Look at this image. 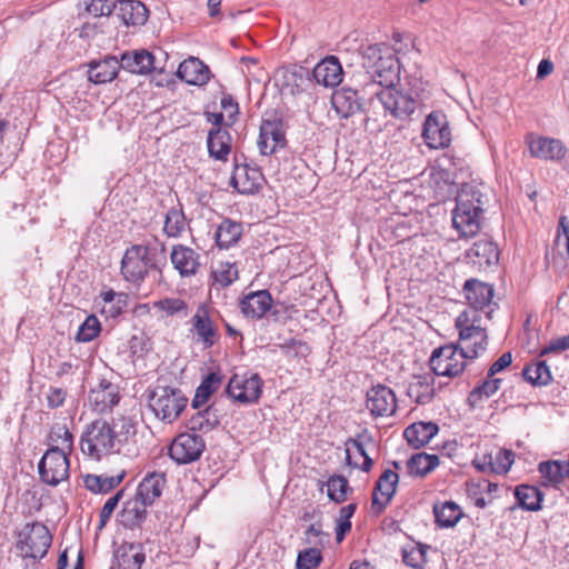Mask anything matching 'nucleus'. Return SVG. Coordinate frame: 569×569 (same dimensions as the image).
<instances>
[{
    "label": "nucleus",
    "mask_w": 569,
    "mask_h": 569,
    "mask_svg": "<svg viewBox=\"0 0 569 569\" xmlns=\"http://www.w3.org/2000/svg\"><path fill=\"white\" fill-rule=\"evenodd\" d=\"M422 92L423 82L410 76L406 77L398 88L395 86L381 88L372 93L386 113L399 120H407L421 104Z\"/></svg>",
    "instance_id": "obj_1"
},
{
    "label": "nucleus",
    "mask_w": 569,
    "mask_h": 569,
    "mask_svg": "<svg viewBox=\"0 0 569 569\" xmlns=\"http://www.w3.org/2000/svg\"><path fill=\"white\" fill-rule=\"evenodd\" d=\"M486 202L487 198L481 187L472 183L461 186L452 210V227L460 237L471 238L479 232Z\"/></svg>",
    "instance_id": "obj_2"
},
{
    "label": "nucleus",
    "mask_w": 569,
    "mask_h": 569,
    "mask_svg": "<svg viewBox=\"0 0 569 569\" xmlns=\"http://www.w3.org/2000/svg\"><path fill=\"white\" fill-rule=\"evenodd\" d=\"M164 251V244L157 240L127 248L121 260L124 280L133 283L143 281L150 270L158 269L166 260Z\"/></svg>",
    "instance_id": "obj_3"
},
{
    "label": "nucleus",
    "mask_w": 569,
    "mask_h": 569,
    "mask_svg": "<svg viewBox=\"0 0 569 569\" xmlns=\"http://www.w3.org/2000/svg\"><path fill=\"white\" fill-rule=\"evenodd\" d=\"M363 66L372 79L371 87H392L400 80L399 59L386 43L368 46L363 51Z\"/></svg>",
    "instance_id": "obj_4"
},
{
    "label": "nucleus",
    "mask_w": 569,
    "mask_h": 569,
    "mask_svg": "<svg viewBox=\"0 0 569 569\" xmlns=\"http://www.w3.org/2000/svg\"><path fill=\"white\" fill-rule=\"evenodd\" d=\"M481 313L472 309L463 310L456 319L459 331V348L469 357L476 359L488 347L487 322Z\"/></svg>",
    "instance_id": "obj_5"
},
{
    "label": "nucleus",
    "mask_w": 569,
    "mask_h": 569,
    "mask_svg": "<svg viewBox=\"0 0 569 569\" xmlns=\"http://www.w3.org/2000/svg\"><path fill=\"white\" fill-rule=\"evenodd\" d=\"M80 447L84 455L94 460H100L120 449L111 425L104 420H94L86 428Z\"/></svg>",
    "instance_id": "obj_6"
},
{
    "label": "nucleus",
    "mask_w": 569,
    "mask_h": 569,
    "mask_svg": "<svg viewBox=\"0 0 569 569\" xmlns=\"http://www.w3.org/2000/svg\"><path fill=\"white\" fill-rule=\"evenodd\" d=\"M188 405L183 392L170 386H157L149 396V407L166 423L176 421Z\"/></svg>",
    "instance_id": "obj_7"
},
{
    "label": "nucleus",
    "mask_w": 569,
    "mask_h": 569,
    "mask_svg": "<svg viewBox=\"0 0 569 569\" xmlns=\"http://www.w3.org/2000/svg\"><path fill=\"white\" fill-rule=\"evenodd\" d=\"M51 542L52 536L48 527L40 522L28 523L19 532L18 547L28 558H43Z\"/></svg>",
    "instance_id": "obj_8"
},
{
    "label": "nucleus",
    "mask_w": 569,
    "mask_h": 569,
    "mask_svg": "<svg viewBox=\"0 0 569 569\" xmlns=\"http://www.w3.org/2000/svg\"><path fill=\"white\" fill-rule=\"evenodd\" d=\"M469 357L457 346L447 345L433 350L430 357V368L435 375L453 378L466 368Z\"/></svg>",
    "instance_id": "obj_9"
},
{
    "label": "nucleus",
    "mask_w": 569,
    "mask_h": 569,
    "mask_svg": "<svg viewBox=\"0 0 569 569\" xmlns=\"http://www.w3.org/2000/svg\"><path fill=\"white\" fill-rule=\"evenodd\" d=\"M71 452H63L57 448H49L38 463V472L42 482L57 487L68 480L70 462L68 456Z\"/></svg>",
    "instance_id": "obj_10"
},
{
    "label": "nucleus",
    "mask_w": 569,
    "mask_h": 569,
    "mask_svg": "<svg viewBox=\"0 0 569 569\" xmlns=\"http://www.w3.org/2000/svg\"><path fill=\"white\" fill-rule=\"evenodd\" d=\"M463 295L469 305L467 309L481 313L487 320L491 319V313L496 307V303L492 301L495 296L492 284L477 279H469L463 284Z\"/></svg>",
    "instance_id": "obj_11"
},
{
    "label": "nucleus",
    "mask_w": 569,
    "mask_h": 569,
    "mask_svg": "<svg viewBox=\"0 0 569 569\" xmlns=\"http://www.w3.org/2000/svg\"><path fill=\"white\" fill-rule=\"evenodd\" d=\"M206 449V442L200 435L181 432L171 442L169 456L178 465H188L199 460Z\"/></svg>",
    "instance_id": "obj_12"
},
{
    "label": "nucleus",
    "mask_w": 569,
    "mask_h": 569,
    "mask_svg": "<svg viewBox=\"0 0 569 569\" xmlns=\"http://www.w3.org/2000/svg\"><path fill=\"white\" fill-rule=\"evenodd\" d=\"M366 408L375 418L392 416L397 410L395 391L381 383L372 386L366 395Z\"/></svg>",
    "instance_id": "obj_13"
},
{
    "label": "nucleus",
    "mask_w": 569,
    "mask_h": 569,
    "mask_svg": "<svg viewBox=\"0 0 569 569\" xmlns=\"http://www.w3.org/2000/svg\"><path fill=\"white\" fill-rule=\"evenodd\" d=\"M422 138L430 149H443L451 142V131L447 118L441 112H431L425 123Z\"/></svg>",
    "instance_id": "obj_14"
},
{
    "label": "nucleus",
    "mask_w": 569,
    "mask_h": 569,
    "mask_svg": "<svg viewBox=\"0 0 569 569\" xmlns=\"http://www.w3.org/2000/svg\"><path fill=\"white\" fill-rule=\"evenodd\" d=\"M262 386V379L257 373L249 377L233 376L227 386V392L236 401L252 403L260 398Z\"/></svg>",
    "instance_id": "obj_15"
},
{
    "label": "nucleus",
    "mask_w": 569,
    "mask_h": 569,
    "mask_svg": "<svg viewBox=\"0 0 569 569\" xmlns=\"http://www.w3.org/2000/svg\"><path fill=\"white\" fill-rule=\"evenodd\" d=\"M264 183V177L258 167L236 163L230 184L241 194H254Z\"/></svg>",
    "instance_id": "obj_16"
},
{
    "label": "nucleus",
    "mask_w": 569,
    "mask_h": 569,
    "mask_svg": "<svg viewBox=\"0 0 569 569\" xmlns=\"http://www.w3.org/2000/svg\"><path fill=\"white\" fill-rule=\"evenodd\" d=\"M398 482L399 476L396 471L387 469L381 473L372 492L371 509L375 513H381L390 503L396 493Z\"/></svg>",
    "instance_id": "obj_17"
},
{
    "label": "nucleus",
    "mask_w": 569,
    "mask_h": 569,
    "mask_svg": "<svg viewBox=\"0 0 569 569\" xmlns=\"http://www.w3.org/2000/svg\"><path fill=\"white\" fill-rule=\"evenodd\" d=\"M499 260V251L492 241L480 239L466 251V261L478 270H485L496 264Z\"/></svg>",
    "instance_id": "obj_18"
},
{
    "label": "nucleus",
    "mask_w": 569,
    "mask_h": 569,
    "mask_svg": "<svg viewBox=\"0 0 569 569\" xmlns=\"http://www.w3.org/2000/svg\"><path fill=\"white\" fill-rule=\"evenodd\" d=\"M192 331L197 336V340L206 348H211L218 340V329L212 321L209 310L204 305H200L193 315Z\"/></svg>",
    "instance_id": "obj_19"
},
{
    "label": "nucleus",
    "mask_w": 569,
    "mask_h": 569,
    "mask_svg": "<svg viewBox=\"0 0 569 569\" xmlns=\"http://www.w3.org/2000/svg\"><path fill=\"white\" fill-rule=\"evenodd\" d=\"M284 142L286 138L281 122L274 120L262 121L258 139V147L261 154H272L278 148H282Z\"/></svg>",
    "instance_id": "obj_20"
},
{
    "label": "nucleus",
    "mask_w": 569,
    "mask_h": 569,
    "mask_svg": "<svg viewBox=\"0 0 569 569\" xmlns=\"http://www.w3.org/2000/svg\"><path fill=\"white\" fill-rule=\"evenodd\" d=\"M527 143L531 157L543 160H559L566 154V147L557 139L546 137L527 138Z\"/></svg>",
    "instance_id": "obj_21"
},
{
    "label": "nucleus",
    "mask_w": 569,
    "mask_h": 569,
    "mask_svg": "<svg viewBox=\"0 0 569 569\" xmlns=\"http://www.w3.org/2000/svg\"><path fill=\"white\" fill-rule=\"evenodd\" d=\"M146 561V553L141 543H123L119 546L113 556V569H141Z\"/></svg>",
    "instance_id": "obj_22"
},
{
    "label": "nucleus",
    "mask_w": 569,
    "mask_h": 569,
    "mask_svg": "<svg viewBox=\"0 0 569 569\" xmlns=\"http://www.w3.org/2000/svg\"><path fill=\"white\" fill-rule=\"evenodd\" d=\"M199 258V253L184 244H174L170 253L171 263L181 277L197 273L200 267Z\"/></svg>",
    "instance_id": "obj_23"
},
{
    "label": "nucleus",
    "mask_w": 569,
    "mask_h": 569,
    "mask_svg": "<svg viewBox=\"0 0 569 569\" xmlns=\"http://www.w3.org/2000/svg\"><path fill=\"white\" fill-rule=\"evenodd\" d=\"M559 230L551 252H547L546 258L548 262L555 268H566L567 259L569 257V224L567 217L562 216L559 220Z\"/></svg>",
    "instance_id": "obj_24"
},
{
    "label": "nucleus",
    "mask_w": 569,
    "mask_h": 569,
    "mask_svg": "<svg viewBox=\"0 0 569 569\" xmlns=\"http://www.w3.org/2000/svg\"><path fill=\"white\" fill-rule=\"evenodd\" d=\"M272 306V297L267 290H259L246 295L240 301V308L246 317L262 318Z\"/></svg>",
    "instance_id": "obj_25"
},
{
    "label": "nucleus",
    "mask_w": 569,
    "mask_h": 569,
    "mask_svg": "<svg viewBox=\"0 0 569 569\" xmlns=\"http://www.w3.org/2000/svg\"><path fill=\"white\" fill-rule=\"evenodd\" d=\"M120 68V61L113 56L93 60L89 63V80L94 84L111 82L117 77Z\"/></svg>",
    "instance_id": "obj_26"
},
{
    "label": "nucleus",
    "mask_w": 569,
    "mask_h": 569,
    "mask_svg": "<svg viewBox=\"0 0 569 569\" xmlns=\"http://www.w3.org/2000/svg\"><path fill=\"white\" fill-rule=\"evenodd\" d=\"M177 73L181 80L193 86H203L210 80L209 67L194 57L182 61Z\"/></svg>",
    "instance_id": "obj_27"
},
{
    "label": "nucleus",
    "mask_w": 569,
    "mask_h": 569,
    "mask_svg": "<svg viewBox=\"0 0 569 569\" xmlns=\"http://www.w3.org/2000/svg\"><path fill=\"white\" fill-rule=\"evenodd\" d=\"M513 463V452L511 450H498L495 456L483 455L482 458L473 460V465L482 472H493L503 475L509 471Z\"/></svg>",
    "instance_id": "obj_28"
},
{
    "label": "nucleus",
    "mask_w": 569,
    "mask_h": 569,
    "mask_svg": "<svg viewBox=\"0 0 569 569\" xmlns=\"http://www.w3.org/2000/svg\"><path fill=\"white\" fill-rule=\"evenodd\" d=\"M118 386L102 380L99 386L91 390L89 393V401L94 407V410L104 412L111 409L119 402Z\"/></svg>",
    "instance_id": "obj_29"
},
{
    "label": "nucleus",
    "mask_w": 569,
    "mask_h": 569,
    "mask_svg": "<svg viewBox=\"0 0 569 569\" xmlns=\"http://www.w3.org/2000/svg\"><path fill=\"white\" fill-rule=\"evenodd\" d=\"M435 378L430 373L415 376L409 382L407 395L418 405H427L432 401L435 390Z\"/></svg>",
    "instance_id": "obj_30"
},
{
    "label": "nucleus",
    "mask_w": 569,
    "mask_h": 569,
    "mask_svg": "<svg viewBox=\"0 0 569 569\" xmlns=\"http://www.w3.org/2000/svg\"><path fill=\"white\" fill-rule=\"evenodd\" d=\"M164 485L166 477L163 473H148L139 483L134 497L147 506H151L161 496Z\"/></svg>",
    "instance_id": "obj_31"
},
{
    "label": "nucleus",
    "mask_w": 569,
    "mask_h": 569,
    "mask_svg": "<svg viewBox=\"0 0 569 569\" xmlns=\"http://www.w3.org/2000/svg\"><path fill=\"white\" fill-rule=\"evenodd\" d=\"M439 427L435 422H415L408 426L403 431V437L410 447L420 449L428 445L438 433Z\"/></svg>",
    "instance_id": "obj_32"
},
{
    "label": "nucleus",
    "mask_w": 569,
    "mask_h": 569,
    "mask_svg": "<svg viewBox=\"0 0 569 569\" xmlns=\"http://www.w3.org/2000/svg\"><path fill=\"white\" fill-rule=\"evenodd\" d=\"M209 156L219 161H227L231 152V136L226 128H213L207 138Z\"/></svg>",
    "instance_id": "obj_33"
},
{
    "label": "nucleus",
    "mask_w": 569,
    "mask_h": 569,
    "mask_svg": "<svg viewBox=\"0 0 569 569\" xmlns=\"http://www.w3.org/2000/svg\"><path fill=\"white\" fill-rule=\"evenodd\" d=\"M331 103L341 118H349L361 108V103L356 90L351 88H341L336 90L331 97Z\"/></svg>",
    "instance_id": "obj_34"
},
{
    "label": "nucleus",
    "mask_w": 569,
    "mask_h": 569,
    "mask_svg": "<svg viewBox=\"0 0 569 569\" xmlns=\"http://www.w3.org/2000/svg\"><path fill=\"white\" fill-rule=\"evenodd\" d=\"M120 66L131 73H149L154 69V57L147 50L124 52L121 56Z\"/></svg>",
    "instance_id": "obj_35"
},
{
    "label": "nucleus",
    "mask_w": 569,
    "mask_h": 569,
    "mask_svg": "<svg viewBox=\"0 0 569 569\" xmlns=\"http://www.w3.org/2000/svg\"><path fill=\"white\" fill-rule=\"evenodd\" d=\"M313 78L326 87H335L342 80V68L338 59L329 57L319 62L313 69Z\"/></svg>",
    "instance_id": "obj_36"
},
{
    "label": "nucleus",
    "mask_w": 569,
    "mask_h": 569,
    "mask_svg": "<svg viewBox=\"0 0 569 569\" xmlns=\"http://www.w3.org/2000/svg\"><path fill=\"white\" fill-rule=\"evenodd\" d=\"M538 471L545 486L557 487L567 476H569V461H542L538 465Z\"/></svg>",
    "instance_id": "obj_37"
},
{
    "label": "nucleus",
    "mask_w": 569,
    "mask_h": 569,
    "mask_svg": "<svg viewBox=\"0 0 569 569\" xmlns=\"http://www.w3.org/2000/svg\"><path fill=\"white\" fill-rule=\"evenodd\" d=\"M146 6L138 0H121L118 3V16L127 26H142L148 19Z\"/></svg>",
    "instance_id": "obj_38"
},
{
    "label": "nucleus",
    "mask_w": 569,
    "mask_h": 569,
    "mask_svg": "<svg viewBox=\"0 0 569 569\" xmlns=\"http://www.w3.org/2000/svg\"><path fill=\"white\" fill-rule=\"evenodd\" d=\"M436 523L440 528H452L462 518L463 511L460 506L453 501L436 503L433 506Z\"/></svg>",
    "instance_id": "obj_39"
},
{
    "label": "nucleus",
    "mask_w": 569,
    "mask_h": 569,
    "mask_svg": "<svg viewBox=\"0 0 569 569\" xmlns=\"http://www.w3.org/2000/svg\"><path fill=\"white\" fill-rule=\"evenodd\" d=\"M124 476V471H121L114 476H109L106 473L87 475L83 479V482L86 488L93 493H108L121 483Z\"/></svg>",
    "instance_id": "obj_40"
},
{
    "label": "nucleus",
    "mask_w": 569,
    "mask_h": 569,
    "mask_svg": "<svg viewBox=\"0 0 569 569\" xmlns=\"http://www.w3.org/2000/svg\"><path fill=\"white\" fill-rule=\"evenodd\" d=\"M219 425V416L213 407H207L203 410L197 411L188 420L189 432L207 433Z\"/></svg>",
    "instance_id": "obj_41"
},
{
    "label": "nucleus",
    "mask_w": 569,
    "mask_h": 569,
    "mask_svg": "<svg viewBox=\"0 0 569 569\" xmlns=\"http://www.w3.org/2000/svg\"><path fill=\"white\" fill-rule=\"evenodd\" d=\"M147 506L138 498L133 497L128 500L120 513V521L127 528L140 526L147 517Z\"/></svg>",
    "instance_id": "obj_42"
},
{
    "label": "nucleus",
    "mask_w": 569,
    "mask_h": 569,
    "mask_svg": "<svg viewBox=\"0 0 569 569\" xmlns=\"http://www.w3.org/2000/svg\"><path fill=\"white\" fill-rule=\"evenodd\" d=\"M241 234V223L224 219L216 230V241L219 248L228 249L239 241Z\"/></svg>",
    "instance_id": "obj_43"
},
{
    "label": "nucleus",
    "mask_w": 569,
    "mask_h": 569,
    "mask_svg": "<svg viewBox=\"0 0 569 569\" xmlns=\"http://www.w3.org/2000/svg\"><path fill=\"white\" fill-rule=\"evenodd\" d=\"M101 300V312L110 318L118 317L127 306L128 296L112 289L102 291L99 295Z\"/></svg>",
    "instance_id": "obj_44"
},
{
    "label": "nucleus",
    "mask_w": 569,
    "mask_h": 569,
    "mask_svg": "<svg viewBox=\"0 0 569 569\" xmlns=\"http://www.w3.org/2000/svg\"><path fill=\"white\" fill-rule=\"evenodd\" d=\"M515 497L522 509L537 511L541 508L543 495L535 486L520 485L515 490Z\"/></svg>",
    "instance_id": "obj_45"
},
{
    "label": "nucleus",
    "mask_w": 569,
    "mask_h": 569,
    "mask_svg": "<svg viewBox=\"0 0 569 569\" xmlns=\"http://www.w3.org/2000/svg\"><path fill=\"white\" fill-rule=\"evenodd\" d=\"M438 465L439 457L426 452L416 453L407 461L408 472L416 477H425L438 467Z\"/></svg>",
    "instance_id": "obj_46"
},
{
    "label": "nucleus",
    "mask_w": 569,
    "mask_h": 569,
    "mask_svg": "<svg viewBox=\"0 0 569 569\" xmlns=\"http://www.w3.org/2000/svg\"><path fill=\"white\" fill-rule=\"evenodd\" d=\"M152 308L160 312V317L186 318L189 315L188 303L180 298H163L152 302Z\"/></svg>",
    "instance_id": "obj_47"
},
{
    "label": "nucleus",
    "mask_w": 569,
    "mask_h": 569,
    "mask_svg": "<svg viewBox=\"0 0 569 569\" xmlns=\"http://www.w3.org/2000/svg\"><path fill=\"white\" fill-rule=\"evenodd\" d=\"M522 376L533 386H546L551 380V373L545 360H535L528 363L522 370Z\"/></svg>",
    "instance_id": "obj_48"
},
{
    "label": "nucleus",
    "mask_w": 569,
    "mask_h": 569,
    "mask_svg": "<svg viewBox=\"0 0 569 569\" xmlns=\"http://www.w3.org/2000/svg\"><path fill=\"white\" fill-rule=\"evenodd\" d=\"M50 448H57L63 452L73 451V435L66 425L56 423L48 436Z\"/></svg>",
    "instance_id": "obj_49"
},
{
    "label": "nucleus",
    "mask_w": 569,
    "mask_h": 569,
    "mask_svg": "<svg viewBox=\"0 0 569 569\" xmlns=\"http://www.w3.org/2000/svg\"><path fill=\"white\" fill-rule=\"evenodd\" d=\"M428 545L420 542H410L402 548L403 562L415 569H422L427 562Z\"/></svg>",
    "instance_id": "obj_50"
},
{
    "label": "nucleus",
    "mask_w": 569,
    "mask_h": 569,
    "mask_svg": "<svg viewBox=\"0 0 569 569\" xmlns=\"http://www.w3.org/2000/svg\"><path fill=\"white\" fill-rule=\"evenodd\" d=\"M187 220L182 209L171 208L166 213L163 231L170 238H178L182 234Z\"/></svg>",
    "instance_id": "obj_51"
},
{
    "label": "nucleus",
    "mask_w": 569,
    "mask_h": 569,
    "mask_svg": "<svg viewBox=\"0 0 569 569\" xmlns=\"http://www.w3.org/2000/svg\"><path fill=\"white\" fill-rule=\"evenodd\" d=\"M327 496L330 500L342 503L347 500L348 492L351 491L347 478L340 475L331 476L327 483Z\"/></svg>",
    "instance_id": "obj_52"
},
{
    "label": "nucleus",
    "mask_w": 569,
    "mask_h": 569,
    "mask_svg": "<svg viewBox=\"0 0 569 569\" xmlns=\"http://www.w3.org/2000/svg\"><path fill=\"white\" fill-rule=\"evenodd\" d=\"M213 284L226 288L232 284L239 278V271L233 262H219L212 270Z\"/></svg>",
    "instance_id": "obj_53"
},
{
    "label": "nucleus",
    "mask_w": 569,
    "mask_h": 569,
    "mask_svg": "<svg viewBox=\"0 0 569 569\" xmlns=\"http://www.w3.org/2000/svg\"><path fill=\"white\" fill-rule=\"evenodd\" d=\"M110 425L116 433V441L119 448L123 442H127L137 432V423L132 418L129 417H120L114 419Z\"/></svg>",
    "instance_id": "obj_54"
},
{
    "label": "nucleus",
    "mask_w": 569,
    "mask_h": 569,
    "mask_svg": "<svg viewBox=\"0 0 569 569\" xmlns=\"http://www.w3.org/2000/svg\"><path fill=\"white\" fill-rule=\"evenodd\" d=\"M101 331V323L94 315H90L79 327L76 340L78 342H89L99 336Z\"/></svg>",
    "instance_id": "obj_55"
},
{
    "label": "nucleus",
    "mask_w": 569,
    "mask_h": 569,
    "mask_svg": "<svg viewBox=\"0 0 569 569\" xmlns=\"http://www.w3.org/2000/svg\"><path fill=\"white\" fill-rule=\"evenodd\" d=\"M322 559L319 548H307L298 552L296 569H318Z\"/></svg>",
    "instance_id": "obj_56"
},
{
    "label": "nucleus",
    "mask_w": 569,
    "mask_h": 569,
    "mask_svg": "<svg viewBox=\"0 0 569 569\" xmlns=\"http://www.w3.org/2000/svg\"><path fill=\"white\" fill-rule=\"evenodd\" d=\"M329 540V533L322 531L320 525H310L305 531V541L310 548H319L320 550Z\"/></svg>",
    "instance_id": "obj_57"
},
{
    "label": "nucleus",
    "mask_w": 569,
    "mask_h": 569,
    "mask_svg": "<svg viewBox=\"0 0 569 569\" xmlns=\"http://www.w3.org/2000/svg\"><path fill=\"white\" fill-rule=\"evenodd\" d=\"M501 379L487 375V379L477 388H475L470 395L471 398L477 400L488 399L495 395L500 388Z\"/></svg>",
    "instance_id": "obj_58"
},
{
    "label": "nucleus",
    "mask_w": 569,
    "mask_h": 569,
    "mask_svg": "<svg viewBox=\"0 0 569 569\" xmlns=\"http://www.w3.org/2000/svg\"><path fill=\"white\" fill-rule=\"evenodd\" d=\"M278 347L288 358L306 357L309 353L308 345L296 339H289L286 342L278 345Z\"/></svg>",
    "instance_id": "obj_59"
},
{
    "label": "nucleus",
    "mask_w": 569,
    "mask_h": 569,
    "mask_svg": "<svg viewBox=\"0 0 569 569\" xmlns=\"http://www.w3.org/2000/svg\"><path fill=\"white\" fill-rule=\"evenodd\" d=\"M350 442L352 443L356 452L363 458V462L361 466L357 465V463H352L351 461V455H350V450L347 449L346 452H347V462L348 465L350 466H353V467H357V468H360L362 471L365 472H369L372 465H373V461L372 459L368 456V453L366 452L365 450V447L360 442V441H357V440H350Z\"/></svg>",
    "instance_id": "obj_60"
},
{
    "label": "nucleus",
    "mask_w": 569,
    "mask_h": 569,
    "mask_svg": "<svg viewBox=\"0 0 569 569\" xmlns=\"http://www.w3.org/2000/svg\"><path fill=\"white\" fill-rule=\"evenodd\" d=\"M122 497L123 490L121 489L104 502L103 507L100 510V528L106 526L107 521L110 519L111 515L113 513L114 509L117 508Z\"/></svg>",
    "instance_id": "obj_61"
},
{
    "label": "nucleus",
    "mask_w": 569,
    "mask_h": 569,
    "mask_svg": "<svg viewBox=\"0 0 569 569\" xmlns=\"http://www.w3.org/2000/svg\"><path fill=\"white\" fill-rule=\"evenodd\" d=\"M114 8L116 6L108 0H91L86 10L89 14L98 18L110 16Z\"/></svg>",
    "instance_id": "obj_62"
},
{
    "label": "nucleus",
    "mask_w": 569,
    "mask_h": 569,
    "mask_svg": "<svg viewBox=\"0 0 569 569\" xmlns=\"http://www.w3.org/2000/svg\"><path fill=\"white\" fill-rule=\"evenodd\" d=\"M222 382V378L217 372H210L204 379L201 381L200 386L197 388L207 397H210L214 391H217Z\"/></svg>",
    "instance_id": "obj_63"
},
{
    "label": "nucleus",
    "mask_w": 569,
    "mask_h": 569,
    "mask_svg": "<svg viewBox=\"0 0 569 569\" xmlns=\"http://www.w3.org/2000/svg\"><path fill=\"white\" fill-rule=\"evenodd\" d=\"M567 349H569V336H563L553 341H550L547 346H545L540 351V356L560 353L566 351Z\"/></svg>",
    "instance_id": "obj_64"
}]
</instances>
